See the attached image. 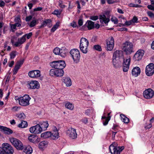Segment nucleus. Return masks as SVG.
I'll use <instances>...</instances> for the list:
<instances>
[{
  "label": "nucleus",
  "mask_w": 154,
  "mask_h": 154,
  "mask_svg": "<svg viewBox=\"0 0 154 154\" xmlns=\"http://www.w3.org/2000/svg\"><path fill=\"white\" fill-rule=\"evenodd\" d=\"M93 49L99 51H102L101 46L98 45H94L93 46Z\"/></svg>",
  "instance_id": "obj_42"
},
{
  "label": "nucleus",
  "mask_w": 154,
  "mask_h": 154,
  "mask_svg": "<svg viewBox=\"0 0 154 154\" xmlns=\"http://www.w3.org/2000/svg\"><path fill=\"white\" fill-rule=\"evenodd\" d=\"M32 15H29L27 16L25 18V20L26 22H29L30 21L32 18Z\"/></svg>",
  "instance_id": "obj_58"
},
{
  "label": "nucleus",
  "mask_w": 154,
  "mask_h": 154,
  "mask_svg": "<svg viewBox=\"0 0 154 154\" xmlns=\"http://www.w3.org/2000/svg\"><path fill=\"white\" fill-rule=\"evenodd\" d=\"M27 86L30 89H38L40 87V85L37 81H32L28 83Z\"/></svg>",
  "instance_id": "obj_18"
},
{
  "label": "nucleus",
  "mask_w": 154,
  "mask_h": 154,
  "mask_svg": "<svg viewBox=\"0 0 154 154\" xmlns=\"http://www.w3.org/2000/svg\"><path fill=\"white\" fill-rule=\"evenodd\" d=\"M32 34V32H29L28 33L25 34L24 36H25V38L26 36L27 38L28 39H29L31 37Z\"/></svg>",
  "instance_id": "obj_55"
},
{
  "label": "nucleus",
  "mask_w": 154,
  "mask_h": 154,
  "mask_svg": "<svg viewBox=\"0 0 154 154\" xmlns=\"http://www.w3.org/2000/svg\"><path fill=\"white\" fill-rule=\"evenodd\" d=\"M29 76L31 78H36L39 77L41 74L39 70H34L29 72L28 73Z\"/></svg>",
  "instance_id": "obj_20"
},
{
  "label": "nucleus",
  "mask_w": 154,
  "mask_h": 154,
  "mask_svg": "<svg viewBox=\"0 0 154 154\" xmlns=\"http://www.w3.org/2000/svg\"><path fill=\"white\" fill-rule=\"evenodd\" d=\"M37 23L38 20L34 18L30 23H27V24L31 28L35 26Z\"/></svg>",
  "instance_id": "obj_31"
},
{
  "label": "nucleus",
  "mask_w": 154,
  "mask_h": 154,
  "mask_svg": "<svg viewBox=\"0 0 154 154\" xmlns=\"http://www.w3.org/2000/svg\"><path fill=\"white\" fill-rule=\"evenodd\" d=\"M140 73V69L137 66L135 67L132 70L131 74L133 75L135 77L138 76Z\"/></svg>",
  "instance_id": "obj_23"
},
{
  "label": "nucleus",
  "mask_w": 154,
  "mask_h": 154,
  "mask_svg": "<svg viewBox=\"0 0 154 154\" xmlns=\"http://www.w3.org/2000/svg\"><path fill=\"white\" fill-rule=\"evenodd\" d=\"M60 49L58 47H56L55 48L53 52L56 55H59V52H60Z\"/></svg>",
  "instance_id": "obj_44"
},
{
  "label": "nucleus",
  "mask_w": 154,
  "mask_h": 154,
  "mask_svg": "<svg viewBox=\"0 0 154 154\" xmlns=\"http://www.w3.org/2000/svg\"><path fill=\"white\" fill-rule=\"evenodd\" d=\"M65 106L66 108L71 110H73L74 108L73 105L69 102H67L66 103Z\"/></svg>",
  "instance_id": "obj_38"
},
{
  "label": "nucleus",
  "mask_w": 154,
  "mask_h": 154,
  "mask_svg": "<svg viewBox=\"0 0 154 154\" xmlns=\"http://www.w3.org/2000/svg\"><path fill=\"white\" fill-rule=\"evenodd\" d=\"M98 19V17L97 16H92L90 17V19L93 20H96Z\"/></svg>",
  "instance_id": "obj_56"
},
{
  "label": "nucleus",
  "mask_w": 154,
  "mask_h": 154,
  "mask_svg": "<svg viewBox=\"0 0 154 154\" xmlns=\"http://www.w3.org/2000/svg\"><path fill=\"white\" fill-rule=\"evenodd\" d=\"M16 116L18 119H24L26 118V115L23 113L17 114Z\"/></svg>",
  "instance_id": "obj_39"
},
{
  "label": "nucleus",
  "mask_w": 154,
  "mask_h": 154,
  "mask_svg": "<svg viewBox=\"0 0 154 154\" xmlns=\"http://www.w3.org/2000/svg\"><path fill=\"white\" fill-rule=\"evenodd\" d=\"M38 124L42 129V131L46 130L48 128L49 124L47 121L39 122Z\"/></svg>",
  "instance_id": "obj_22"
},
{
  "label": "nucleus",
  "mask_w": 154,
  "mask_h": 154,
  "mask_svg": "<svg viewBox=\"0 0 154 154\" xmlns=\"http://www.w3.org/2000/svg\"><path fill=\"white\" fill-rule=\"evenodd\" d=\"M63 81L67 87L70 86L72 85L71 80L70 78L68 77H63Z\"/></svg>",
  "instance_id": "obj_27"
},
{
  "label": "nucleus",
  "mask_w": 154,
  "mask_h": 154,
  "mask_svg": "<svg viewBox=\"0 0 154 154\" xmlns=\"http://www.w3.org/2000/svg\"><path fill=\"white\" fill-rule=\"evenodd\" d=\"M70 53L74 62L76 63L79 62L80 58V53L79 50L76 49H72L70 51Z\"/></svg>",
  "instance_id": "obj_5"
},
{
  "label": "nucleus",
  "mask_w": 154,
  "mask_h": 154,
  "mask_svg": "<svg viewBox=\"0 0 154 154\" xmlns=\"http://www.w3.org/2000/svg\"><path fill=\"white\" fill-rule=\"evenodd\" d=\"M99 18L101 23H104L106 25H107L108 23L110 20L109 18H106V16L104 14L100 16Z\"/></svg>",
  "instance_id": "obj_24"
},
{
  "label": "nucleus",
  "mask_w": 154,
  "mask_h": 154,
  "mask_svg": "<svg viewBox=\"0 0 154 154\" xmlns=\"http://www.w3.org/2000/svg\"><path fill=\"white\" fill-rule=\"evenodd\" d=\"M70 25L73 28H75L77 26L76 23L74 21H72V22L70 23Z\"/></svg>",
  "instance_id": "obj_61"
},
{
  "label": "nucleus",
  "mask_w": 154,
  "mask_h": 154,
  "mask_svg": "<svg viewBox=\"0 0 154 154\" xmlns=\"http://www.w3.org/2000/svg\"><path fill=\"white\" fill-rule=\"evenodd\" d=\"M112 59L124 60L122 51L119 50L115 51L113 53Z\"/></svg>",
  "instance_id": "obj_16"
},
{
  "label": "nucleus",
  "mask_w": 154,
  "mask_h": 154,
  "mask_svg": "<svg viewBox=\"0 0 154 154\" xmlns=\"http://www.w3.org/2000/svg\"><path fill=\"white\" fill-rule=\"evenodd\" d=\"M63 69H56L57 77H61L63 75L64 72Z\"/></svg>",
  "instance_id": "obj_35"
},
{
  "label": "nucleus",
  "mask_w": 154,
  "mask_h": 154,
  "mask_svg": "<svg viewBox=\"0 0 154 154\" xmlns=\"http://www.w3.org/2000/svg\"><path fill=\"white\" fill-rule=\"evenodd\" d=\"M9 140L12 144L18 150H22L24 148V146L22 142L16 138H9Z\"/></svg>",
  "instance_id": "obj_1"
},
{
  "label": "nucleus",
  "mask_w": 154,
  "mask_h": 154,
  "mask_svg": "<svg viewBox=\"0 0 154 154\" xmlns=\"http://www.w3.org/2000/svg\"><path fill=\"white\" fill-rule=\"evenodd\" d=\"M20 109V107L19 106H14L12 108V110L14 112L18 111Z\"/></svg>",
  "instance_id": "obj_54"
},
{
  "label": "nucleus",
  "mask_w": 154,
  "mask_h": 154,
  "mask_svg": "<svg viewBox=\"0 0 154 154\" xmlns=\"http://www.w3.org/2000/svg\"><path fill=\"white\" fill-rule=\"evenodd\" d=\"M14 21L15 23L21 22V20L20 17L19 16H17L14 19Z\"/></svg>",
  "instance_id": "obj_50"
},
{
  "label": "nucleus",
  "mask_w": 154,
  "mask_h": 154,
  "mask_svg": "<svg viewBox=\"0 0 154 154\" xmlns=\"http://www.w3.org/2000/svg\"><path fill=\"white\" fill-rule=\"evenodd\" d=\"M145 72L147 76L152 75L154 73V64L151 63L147 65L146 67Z\"/></svg>",
  "instance_id": "obj_11"
},
{
  "label": "nucleus",
  "mask_w": 154,
  "mask_h": 154,
  "mask_svg": "<svg viewBox=\"0 0 154 154\" xmlns=\"http://www.w3.org/2000/svg\"><path fill=\"white\" fill-rule=\"evenodd\" d=\"M51 132L47 131L41 134V137L44 138H47L50 137L51 138Z\"/></svg>",
  "instance_id": "obj_32"
},
{
  "label": "nucleus",
  "mask_w": 154,
  "mask_h": 154,
  "mask_svg": "<svg viewBox=\"0 0 154 154\" xmlns=\"http://www.w3.org/2000/svg\"><path fill=\"white\" fill-rule=\"evenodd\" d=\"M123 70L124 72H127L128 71L130 63L131 58L130 56L127 57L126 60H123Z\"/></svg>",
  "instance_id": "obj_14"
},
{
  "label": "nucleus",
  "mask_w": 154,
  "mask_h": 154,
  "mask_svg": "<svg viewBox=\"0 0 154 154\" xmlns=\"http://www.w3.org/2000/svg\"><path fill=\"white\" fill-rule=\"evenodd\" d=\"M81 121L85 124H86L88 122V120L87 118L85 117L81 120Z\"/></svg>",
  "instance_id": "obj_57"
},
{
  "label": "nucleus",
  "mask_w": 154,
  "mask_h": 154,
  "mask_svg": "<svg viewBox=\"0 0 154 154\" xmlns=\"http://www.w3.org/2000/svg\"><path fill=\"white\" fill-rule=\"evenodd\" d=\"M123 49L127 54H130L133 52V45L129 42H126L123 44Z\"/></svg>",
  "instance_id": "obj_8"
},
{
  "label": "nucleus",
  "mask_w": 154,
  "mask_h": 154,
  "mask_svg": "<svg viewBox=\"0 0 154 154\" xmlns=\"http://www.w3.org/2000/svg\"><path fill=\"white\" fill-rule=\"evenodd\" d=\"M147 14L149 16L151 17L154 16V14L152 13L150 11L148 12Z\"/></svg>",
  "instance_id": "obj_64"
},
{
  "label": "nucleus",
  "mask_w": 154,
  "mask_h": 154,
  "mask_svg": "<svg viewBox=\"0 0 154 154\" xmlns=\"http://www.w3.org/2000/svg\"><path fill=\"white\" fill-rule=\"evenodd\" d=\"M121 120L123 122L125 123H128L129 122V119L123 114L120 115Z\"/></svg>",
  "instance_id": "obj_36"
},
{
  "label": "nucleus",
  "mask_w": 154,
  "mask_h": 154,
  "mask_svg": "<svg viewBox=\"0 0 154 154\" xmlns=\"http://www.w3.org/2000/svg\"><path fill=\"white\" fill-rule=\"evenodd\" d=\"M88 45L89 42L87 39L83 37L81 38L79 47L81 51L83 53L86 54L88 52Z\"/></svg>",
  "instance_id": "obj_2"
},
{
  "label": "nucleus",
  "mask_w": 154,
  "mask_h": 154,
  "mask_svg": "<svg viewBox=\"0 0 154 154\" xmlns=\"http://www.w3.org/2000/svg\"><path fill=\"white\" fill-rule=\"evenodd\" d=\"M0 129L1 132L6 134H10L13 133L12 130L5 127L0 125Z\"/></svg>",
  "instance_id": "obj_21"
},
{
  "label": "nucleus",
  "mask_w": 154,
  "mask_h": 154,
  "mask_svg": "<svg viewBox=\"0 0 154 154\" xmlns=\"http://www.w3.org/2000/svg\"><path fill=\"white\" fill-rule=\"evenodd\" d=\"M20 68V67L18 66H17L16 65L15 66V67L13 70V74L14 75H15L17 73L18 69Z\"/></svg>",
  "instance_id": "obj_49"
},
{
  "label": "nucleus",
  "mask_w": 154,
  "mask_h": 154,
  "mask_svg": "<svg viewBox=\"0 0 154 154\" xmlns=\"http://www.w3.org/2000/svg\"><path fill=\"white\" fill-rule=\"evenodd\" d=\"M110 116L108 117L105 119V121L103 122V124L104 125H106L108 124L109 121L110 119Z\"/></svg>",
  "instance_id": "obj_53"
},
{
  "label": "nucleus",
  "mask_w": 154,
  "mask_h": 154,
  "mask_svg": "<svg viewBox=\"0 0 154 154\" xmlns=\"http://www.w3.org/2000/svg\"><path fill=\"white\" fill-rule=\"evenodd\" d=\"M31 98L28 95L26 94L23 97H20L19 104L22 106H26L29 104V101Z\"/></svg>",
  "instance_id": "obj_6"
},
{
  "label": "nucleus",
  "mask_w": 154,
  "mask_h": 154,
  "mask_svg": "<svg viewBox=\"0 0 154 154\" xmlns=\"http://www.w3.org/2000/svg\"><path fill=\"white\" fill-rule=\"evenodd\" d=\"M51 21L50 19H47L44 21L42 23L40 28L44 27L47 25L49 27H50L52 25L51 24Z\"/></svg>",
  "instance_id": "obj_28"
},
{
  "label": "nucleus",
  "mask_w": 154,
  "mask_h": 154,
  "mask_svg": "<svg viewBox=\"0 0 154 154\" xmlns=\"http://www.w3.org/2000/svg\"><path fill=\"white\" fill-rule=\"evenodd\" d=\"M94 22L90 20H88L85 24L82 26L80 30H86L88 28V30H91L94 27Z\"/></svg>",
  "instance_id": "obj_9"
},
{
  "label": "nucleus",
  "mask_w": 154,
  "mask_h": 154,
  "mask_svg": "<svg viewBox=\"0 0 154 154\" xmlns=\"http://www.w3.org/2000/svg\"><path fill=\"white\" fill-rule=\"evenodd\" d=\"M66 133L67 135L71 139H75L77 137L76 129L72 128H69L67 130Z\"/></svg>",
  "instance_id": "obj_12"
},
{
  "label": "nucleus",
  "mask_w": 154,
  "mask_h": 154,
  "mask_svg": "<svg viewBox=\"0 0 154 154\" xmlns=\"http://www.w3.org/2000/svg\"><path fill=\"white\" fill-rule=\"evenodd\" d=\"M132 24V22L131 20H130L129 21H125V23L124 24H121V25L122 26H125V25L126 26H129L131 25Z\"/></svg>",
  "instance_id": "obj_51"
},
{
  "label": "nucleus",
  "mask_w": 154,
  "mask_h": 154,
  "mask_svg": "<svg viewBox=\"0 0 154 154\" xmlns=\"http://www.w3.org/2000/svg\"><path fill=\"white\" fill-rule=\"evenodd\" d=\"M11 29L12 30L13 32H14V31L16 30V26L14 24H10Z\"/></svg>",
  "instance_id": "obj_52"
},
{
  "label": "nucleus",
  "mask_w": 154,
  "mask_h": 154,
  "mask_svg": "<svg viewBox=\"0 0 154 154\" xmlns=\"http://www.w3.org/2000/svg\"><path fill=\"white\" fill-rule=\"evenodd\" d=\"M26 41V38L25 37V36H23L21 38H18V42H16L15 44L16 47L20 46L23 43Z\"/></svg>",
  "instance_id": "obj_26"
},
{
  "label": "nucleus",
  "mask_w": 154,
  "mask_h": 154,
  "mask_svg": "<svg viewBox=\"0 0 154 154\" xmlns=\"http://www.w3.org/2000/svg\"><path fill=\"white\" fill-rule=\"evenodd\" d=\"M3 150L6 154H13L14 149L13 147L8 143H4L2 144Z\"/></svg>",
  "instance_id": "obj_7"
},
{
  "label": "nucleus",
  "mask_w": 154,
  "mask_h": 154,
  "mask_svg": "<svg viewBox=\"0 0 154 154\" xmlns=\"http://www.w3.org/2000/svg\"><path fill=\"white\" fill-rule=\"evenodd\" d=\"M11 42L12 43V45L15 47V44L16 43V42H15L14 38H11Z\"/></svg>",
  "instance_id": "obj_63"
},
{
  "label": "nucleus",
  "mask_w": 154,
  "mask_h": 154,
  "mask_svg": "<svg viewBox=\"0 0 154 154\" xmlns=\"http://www.w3.org/2000/svg\"><path fill=\"white\" fill-rule=\"evenodd\" d=\"M24 151L26 154H30L32 152V148L29 146L26 147L24 146Z\"/></svg>",
  "instance_id": "obj_30"
},
{
  "label": "nucleus",
  "mask_w": 154,
  "mask_h": 154,
  "mask_svg": "<svg viewBox=\"0 0 154 154\" xmlns=\"http://www.w3.org/2000/svg\"><path fill=\"white\" fill-rule=\"evenodd\" d=\"M51 138L53 140L57 139L59 137L58 130L57 128L54 126L53 128L52 132H51Z\"/></svg>",
  "instance_id": "obj_19"
},
{
  "label": "nucleus",
  "mask_w": 154,
  "mask_h": 154,
  "mask_svg": "<svg viewBox=\"0 0 154 154\" xmlns=\"http://www.w3.org/2000/svg\"><path fill=\"white\" fill-rule=\"evenodd\" d=\"M154 92L151 89L149 88L145 90L143 92V96L145 98L149 99L153 97Z\"/></svg>",
  "instance_id": "obj_17"
},
{
  "label": "nucleus",
  "mask_w": 154,
  "mask_h": 154,
  "mask_svg": "<svg viewBox=\"0 0 154 154\" xmlns=\"http://www.w3.org/2000/svg\"><path fill=\"white\" fill-rule=\"evenodd\" d=\"M116 143H114L109 147V150L112 154H120V152L124 149V146H116Z\"/></svg>",
  "instance_id": "obj_3"
},
{
  "label": "nucleus",
  "mask_w": 154,
  "mask_h": 154,
  "mask_svg": "<svg viewBox=\"0 0 154 154\" xmlns=\"http://www.w3.org/2000/svg\"><path fill=\"white\" fill-rule=\"evenodd\" d=\"M23 62L24 60H23L18 61L16 65L17 66H18V67L20 68L21 65L23 64Z\"/></svg>",
  "instance_id": "obj_48"
},
{
  "label": "nucleus",
  "mask_w": 154,
  "mask_h": 154,
  "mask_svg": "<svg viewBox=\"0 0 154 154\" xmlns=\"http://www.w3.org/2000/svg\"><path fill=\"white\" fill-rule=\"evenodd\" d=\"M83 20L82 19H79L78 21V23L79 24V26H81L83 24Z\"/></svg>",
  "instance_id": "obj_60"
},
{
  "label": "nucleus",
  "mask_w": 154,
  "mask_h": 154,
  "mask_svg": "<svg viewBox=\"0 0 154 154\" xmlns=\"http://www.w3.org/2000/svg\"><path fill=\"white\" fill-rule=\"evenodd\" d=\"M38 139L37 137L34 135H31L28 137L29 141L33 143L37 142Z\"/></svg>",
  "instance_id": "obj_29"
},
{
  "label": "nucleus",
  "mask_w": 154,
  "mask_h": 154,
  "mask_svg": "<svg viewBox=\"0 0 154 154\" xmlns=\"http://www.w3.org/2000/svg\"><path fill=\"white\" fill-rule=\"evenodd\" d=\"M59 22H57L55 25H54L51 28V32H54L58 28L59 26Z\"/></svg>",
  "instance_id": "obj_40"
},
{
  "label": "nucleus",
  "mask_w": 154,
  "mask_h": 154,
  "mask_svg": "<svg viewBox=\"0 0 154 154\" xmlns=\"http://www.w3.org/2000/svg\"><path fill=\"white\" fill-rule=\"evenodd\" d=\"M123 60L112 59V63L114 67L118 68L121 66L122 62Z\"/></svg>",
  "instance_id": "obj_25"
},
{
  "label": "nucleus",
  "mask_w": 154,
  "mask_h": 154,
  "mask_svg": "<svg viewBox=\"0 0 154 154\" xmlns=\"http://www.w3.org/2000/svg\"><path fill=\"white\" fill-rule=\"evenodd\" d=\"M61 13V12L59 11L58 10H55L53 12L52 14L56 15H60Z\"/></svg>",
  "instance_id": "obj_59"
},
{
  "label": "nucleus",
  "mask_w": 154,
  "mask_h": 154,
  "mask_svg": "<svg viewBox=\"0 0 154 154\" xmlns=\"http://www.w3.org/2000/svg\"><path fill=\"white\" fill-rule=\"evenodd\" d=\"M59 6V7L62 8H65V6L63 4V2L61 0H59L58 1Z\"/></svg>",
  "instance_id": "obj_46"
},
{
  "label": "nucleus",
  "mask_w": 154,
  "mask_h": 154,
  "mask_svg": "<svg viewBox=\"0 0 154 154\" xmlns=\"http://www.w3.org/2000/svg\"><path fill=\"white\" fill-rule=\"evenodd\" d=\"M137 18L136 16H134L132 19L131 20L133 23H137Z\"/></svg>",
  "instance_id": "obj_62"
},
{
  "label": "nucleus",
  "mask_w": 154,
  "mask_h": 154,
  "mask_svg": "<svg viewBox=\"0 0 154 154\" xmlns=\"http://www.w3.org/2000/svg\"><path fill=\"white\" fill-rule=\"evenodd\" d=\"M48 142L46 141H41L39 144V148L41 149L44 148L48 145Z\"/></svg>",
  "instance_id": "obj_33"
},
{
  "label": "nucleus",
  "mask_w": 154,
  "mask_h": 154,
  "mask_svg": "<svg viewBox=\"0 0 154 154\" xmlns=\"http://www.w3.org/2000/svg\"><path fill=\"white\" fill-rule=\"evenodd\" d=\"M50 66L56 69H63L66 66V64L63 60L54 61L50 63Z\"/></svg>",
  "instance_id": "obj_4"
},
{
  "label": "nucleus",
  "mask_w": 154,
  "mask_h": 154,
  "mask_svg": "<svg viewBox=\"0 0 154 154\" xmlns=\"http://www.w3.org/2000/svg\"><path fill=\"white\" fill-rule=\"evenodd\" d=\"M27 125L28 124L26 122L22 121L21 122V123L19 124L18 126L19 128H23L27 127Z\"/></svg>",
  "instance_id": "obj_37"
},
{
  "label": "nucleus",
  "mask_w": 154,
  "mask_h": 154,
  "mask_svg": "<svg viewBox=\"0 0 154 154\" xmlns=\"http://www.w3.org/2000/svg\"><path fill=\"white\" fill-rule=\"evenodd\" d=\"M56 70L55 69H51L50 71V75L51 76H57Z\"/></svg>",
  "instance_id": "obj_41"
},
{
  "label": "nucleus",
  "mask_w": 154,
  "mask_h": 154,
  "mask_svg": "<svg viewBox=\"0 0 154 154\" xmlns=\"http://www.w3.org/2000/svg\"><path fill=\"white\" fill-rule=\"evenodd\" d=\"M111 20L115 24L118 23V19L115 17H112L111 19Z\"/></svg>",
  "instance_id": "obj_45"
},
{
  "label": "nucleus",
  "mask_w": 154,
  "mask_h": 154,
  "mask_svg": "<svg viewBox=\"0 0 154 154\" xmlns=\"http://www.w3.org/2000/svg\"><path fill=\"white\" fill-rule=\"evenodd\" d=\"M17 52L16 51H12L10 54V58L11 59H13L16 56V55L17 54Z\"/></svg>",
  "instance_id": "obj_43"
},
{
  "label": "nucleus",
  "mask_w": 154,
  "mask_h": 154,
  "mask_svg": "<svg viewBox=\"0 0 154 154\" xmlns=\"http://www.w3.org/2000/svg\"><path fill=\"white\" fill-rule=\"evenodd\" d=\"M107 3L109 4H112L116 2H119V0H107Z\"/></svg>",
  "instance_id": "obj_47"
},
{
  "label": "nucleus",
  "mask_w": 154,
  "mask_h": 154,
  "mask_svg": "<svg viewBox=\"0 0 154 154\" xmlns=\"http://www.w3.org/2000/svg\"><path fill=\"white\" fill-rule=\"evenodd\" d=\"M67 51L64 48H62L60 49V52H59V55L61 57H64L66 56V53Z\"/></svg>",
  "instance_id": "obj_34"
},
{
  "label": "nucleus",
  "mask_w": 154,
  "mask_h": 154,
  "mask_svg": "<svg viewBox=\"0 0 154 154\" xmlns=\"http://www.w3.org/2000/svg\"><path fill=\"white\" fill-rule=\"evenodd\" d=\"M144 53V51L143 50H138L134 55L133 57V60L136 61H139L141 60Z\"/></svg>",
  "instance_id": "obj_15"
},
{
  "label": "nucleus",
  "mask_w": 154,
  "mask_h": 154,
  "mask_svg": "<svg viewBox=\"0 0 154 154\" xmlns=\"http://www.w3.org/2000/svg\"><path fill=\"white\" fill-rule=\"evenodd\" d=\"M29 131L31 133L35 134H39L42 132V128L38 124L30 127Z\"/></svg>",
  "instance_id": "obj_10"
},
{
  "label": "nucleus",
  "mask_w": 154,
  "mask_h": 154,
  "mask_svg": "<svg viewBox=\"0 0 154 154\" xmlns=\"http://www.w3.org/2000/svg\"><path fill=\"white\" fill-rule=\"evenodd\" d=\"M114 41L112 37H110L106 41L107 50L111 51L113 48L114 46Z\"/></svg>",
  "instance_id": "obj_13"
}]
</instances>
